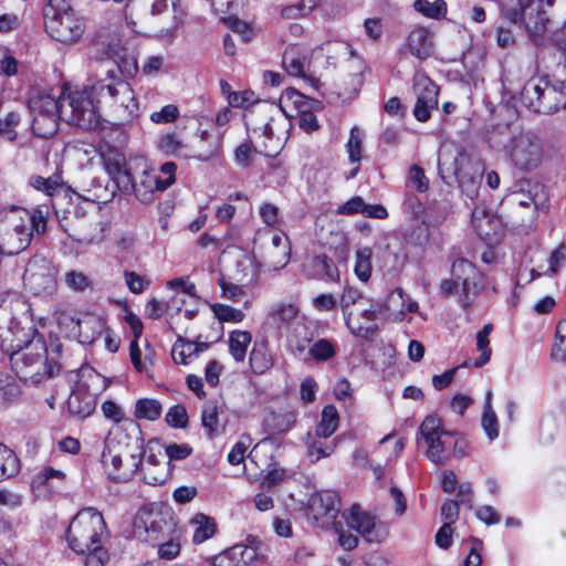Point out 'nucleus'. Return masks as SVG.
<instances>
[{
  "mask_svg": "<svg viewBox=\"0 0 566 566\" xmlns=\"http://www.w3.org/2000/svg\"><path fill=\"white\" fill-rule=\"evenodd\" d=\"M35 329L24 328L15 319L4 328L0 326V349L9 355V363L17 376L24 381L39 385L55 376L61 366L46 359L45 343L33 336Z\"/></svg>",
  "mask_w": 566,
  "mask_h": 566,
  "instance_id": "obj_1",
  "label": "nucleus"
},
{
  "mask_svg": "<svg viewBox=\"0 0 566 566\" xmlns=\"http://www.w3.org/2000/svg\"><path fill=\"white\" fill-rule=\"evenodd\" d=\"M108 537L105 520L95 507H85L71 521L66 539L72 551L87 554L85 566H105L109 559L104 542Z\"/></svg>",
  "mask_w": 566,
  "mask_h": 566,
  "instance_id": "obj_2",
  "label": "nucleus"
},
{
  "mask_svg": "<svg viewBox=\"0 0 566 566\" xmlns=\"http://www.w3.org/2000/svg\"><path fill=\"white\" fill-rule=\"evenodd\" d=\"M48 230V212L41 208L22 210L8 219V229L0 235L2 252L17 255L31 243L33 234L43 235Z\"/></svg>",
  "mask_w": 566,
  "mask_h": 566,
  "instance_id": "obj_3",
  "label": "nucleus"
},
{
  "mask_svg": "<svg viewBox=\"0 0 566 566\" xmlns=\"http://www.w3.org/2000/svg\"><path fill=\"white\" fill-rule=\"evenodd\" d=\"M48 34L62 44H74L81 40L86 22L69 0H48L43 10Z\"/></svg>",
  "mask_w": 566,
  "mask_h": 566,
  "instance_id": "obj_4",
  "label": "nucleus"
},
{
  "mask_svg": "<svg viewBox=\"0 0 566 566\" xmlns=\"http://www.w3.org/2000/svg\"><path fill=\"white\" fill-rule=\"evenodd\" d=\"M85 87L99 108L114 107L113 96L120 95L129 102L128 82L123 78V71L116 61H106L98 65Z\"/></svg>",
  "mask_w": 566,
  "mask_h": 566,
  "instance_id": "obj_5",
  "label": "nucleus"
},
{
  "mask_svg": "<svg viewBox=\"0 0 566 566\" xmlns=\"http://www.w3.org/2000/svg\"><path fill=\"white\" fill-rule=\"evenodd\" d=\"M522 104L534 113L553 114L566 106L564 82L547 75L530 78L521 92Z\"/></svg>",
  "mask_w": 566,
  "mask_h": 566,
  "instance_id": "obj_6",
  "label": "nucleus"
},
{
  "mask_svg": "<svg viewBox=\"0 0 566 566\" xmlns=\"http://www.w3.org/2000/svg\"><path fill=\"white\" fill-rule=\"evenodd\" d=\"M62 119L84 130L98 127L99 107L92 99L88 90L70 91L61 94Z\"/></svg>",
  "mask_w": 566,
  "mask_h": 566,
  "instance_id": "obj_7",
  "label": "nucleus"
},
{
  "mask_svg": "<svg viewBox=\"0 0 566 566\" xmlns=\"http://www.w3.org/2000/svg\"><path fill=\"white\" fill-rule=\"evenodd\" d=\"M137 453H132L128 448H116L113 440L107 439L102 454V463L109 479L116 482H126L138 471L142 465V447L137 446Z\"/></svg>",
  "mask_w": 566,
  "mask_h": 566,
  "instance_id": "obj_8",
  "label": "nucleus"
},
{
  "mask_svg": "<svg viewBox=\"0 0 566 566\" xmlns=\"http://www.w3.org/2000/svg\"><path fill=\"white\" fill-rule=\"evenodd\" d=\"M505 19L523 28L533 41L547 31L551 22L542 0H516L514 9L505 8Z\"/></svg>",
  "mask_w": 566,
  "mask_h": 566,
  "instance_id": "obj_9",
  "label": "nucleus"
},
{
  "mask_svg": "<svg viewBox=\"0 0 566 566\" xmlns=\"http://www.w3.org/2000/svg\"><path fill=\"white\" fill-rule=\"evenodd\" d=\"M512 165L522 171L537 169L543 160V147L538 137L532 132H520L506 146Z\"/></svg>",
  "mask_w": 566,
  "mask_h": 566,
  "instance_id": "obj_10",
  "label": "nucleus"
},
{
  "mask_svg": "<svg viewBox=\"0 0 566 566\" xmlns=\"http://www.w3.org/2000/svg\"><path fill=\"white\" fill-rule=\"evenodd\" d=\"M419 433L424 439L427 457L438 465L444 464L451 455L452 432L442 429L437 416H428L419 427Z\"/></svg>",
  "mask_w": 566,
  "mask_h": 566,
  "instance_id": "obj_11",
  "label": "nucleus"
},
{
  "mask_svg": "<svg viewBox=\"0 0 566 566\" xmlns=\"http://www.w3.org/2000/svg\"><path fill=\"white\" fill-rule=\"evenodd\" d=\"M176 169L177 166L174 161L163 164L160 172L165 178H161L155 171L145 170L140 175L138 181H135L132 177V188L122 191L126 193L134 192L137 199L142 202H149L153 200L155 191H164L175 182Z\"/></svg>",
  "mask_w": 566,
  "mask_h": 566,
  "instance_id": "obj_12",
  "label": "nucleus"
},
{
  "mask_svg": "<svg viewBox=\"0 0 566 566\" xmlns=\"http://www.w3.org/2000/svg\"><path fill=\"white\" fill-rule=\"evenodd\" d=\"M451 274L455 279V282H459L461 285L459 303L467 310L471 306L473 297L478 294L482 285V275L475 265L465 259H458L453 262Z\"/></svg>",
  "mask_w": 566,
  "mask_h": 566,
  "instance_id": "obj_13",
  "label": "nucleus"
},
{
  "mask_svg": "<svg viewBox=\"0 0 566 566\" xmlns=\"http://www.w3.org/2000/svg\"><path fill=\"white\" fill-rule=\"evenodd\" d=\"M343 515L347 526L358 532L369 543H380L388 534L386 526L380 521L361 511L358 505H353Z\"/></svg>",
  "mask_w": 566,
  "mask_h": 566,
  "instance_id": "obj_14",
  "label": "nucleus"
},
{
  "mask_svg": "<svg viewBox=\"0 0 566 566\" xmlns=\"http://www.w3.org/2000/svg\"><path fill=\"white\" fill-rule=\"evenodd\" d=\"M275 115L282 118L276 104L258 101L255 105L245 109L244 124L247 130L253 135L271 138L273 135L272 123Z\"/></svg>",
  "mask_w": 566,
  "mask_h": 566,
  "instance_id": "obj_15",
  "label": "nucleus"
},
{
  "mask_svg": "<svg viewBox=\"0 0 566 566\" xmlns=\"http://www.w3.org/2000/svg\"><path fill=\"white\" fill-rule=\"evenodd\" d=\"M369 298L365 297L358 290L354 287H345L340 295L339 305L345 319V324L352 334L355 336L367 338L369 336L370 327L361 323L356 315L354 308L361 305H367Z\"/></svg>",
  "mask_w": 566,
  "mask_h": 566,
  "instance_id": "obj_16",
  "label": "nucleus"
},
{
  "mask_svg": "<svg viewBox=\"0 0 566 566\" xmlns=\"http://www.w3.org/2000/svg\"><path fill=\"white\" fill-rule=\"evenodd\" d=\"M169 530L170 524L160 513L140 511L135 516L134 533L145 541L159 542L164 538L165 532Z\"/></svg>",
  "mask_w": 566,
  "mask_h": 566,
  "instance_id": "obj_17",
  "label": "nucleus"
},
{
  "mask_svg": "<svg viewBox=\"0 0 566 566\" xmlns=\"http://www.w3.org/2000/svg\"><path fill=\"white\" fill-rule=\"evenodd\" d=\"M122 41L116 30L104 27L101 28L92 39V48L94 53L91 60L103 64L106 61H115L120 50Z\"/></svg>",
  "mask_w": 566,
  "mask_h": 566,
  "instance_id": "obj_18",
  "label": "nucleus"
},
{
  "mask_svg": "<svg viewBox=\"0 0 566 566\" xmlns=\"http://www.w3.org/2000/svg\"><path fill=\"white\" fill-rule=\"evenodd\" d=\"M101 159L103 166L119 190H127L133 187L132 174L127 169L125 155L114 147H106L102 150Z\"/></svg>",
  "mask_w": 566,
  "mask_h": 566,
  "instance_id": "obj_19",
  "label": "nucleus"
},
{
  "mask_svg": "<svg viewBox=\"0 0 566 566\" xmlns=\"http://www.w3.org/2000/svg\"><path fill=\"white\" fill-rule=\"evenodd\" d=\"M340 500L335 491L325 490L313 494L308 501V512L316 520L334 521L339 512Z\"/></svg>",
  "mask_w": 566,
  "mask_h": 566,
  "instance_id": "obj_20",
  "label": "nucleus"
},
{
  "mask_svg": "<svg viewBox=\"0 0 566 566\" xmlns=\"http://www.w3.org/2000/svg\"><path fill=\"white\" fill-rule=\"evenodd\" d=\"M23 280L34 293L52 290L55 282L53 270L45 260L29 262Z\"/></svg>",
  "mask_w": 566,
  "mask_h": 566,
  "instance_id": "obj_21",
  "label": "nucleus"
},
{
  "mask_svg": "<svg viewBox=\"0 0 566 566\" xmlns=\"http://www.w3.org/2000/svg\"><path fill=\"white\" fill-rule=\"evenodd\" d=\"M432 49L433 42L430 31L424 27H416L409 32L400 53H409L422 61L430 56Z\"/></svg>",
  "mask_w": 566,
  "mask_h": 566,
  "instance_id": "obj_22",
  "label": "nucleus"
},
{
  "mask_svg": "<svg viewBox=\"0 0 566 566\" xmlns=\"http://www.w3.org/2000/svg\"><path fill=\"white\" fill-rule=\"evenodd\" d=\"M470 163L468 158L460 155L455 158L454 175L458 179L461 190L469 197L474 198L478 196L479 187L481 184V171L475 169L472 174L470 172Z\"/></svg>",
  "mask_w": 566,
  "mask_h": 566,
  "instance_id": "obj_23",
  "label": "nucleus"
},
{
  "mask_svg": "<svg viewBox=\"0 0 566 566\" xmlns=\"http://www.w3.org/2000/svg\"><path fill=\"white\" fill-rule=\"evenodd\" d=\"M268 317L279 328L290 329L297 322L303 321L300 307L293 302H277L271 306Z\"/></svg>",
  "mask_w": 566,
  "mask_h": 566,
  "instance_id": "obj_24",
  "label": "nucleus"
},
{
  "mask_svg": "<svg viewBox=\"0 0 566 566\" xmlns=\"http://www.w3.org/2000/svg\"><path fill=\"white\" fill-rule=\"evenodd\" d=\"M104 329L105 322L102 317L95 314L84 313L78 316L77 329L74 338H76L81 344H92L104 332Z\"/></svg>",
  "mask_w": 566,
  "mask_h": 566,
  "instance_id": "obj_25",
  "label": "nucleus"
},
{
  "mask_svg": "<svg viewBox=\"0 0 566 566\" xmlns=\"http://www.w3.org/2000/svg\"><path fill=\"white\" fill-rule=\"evenodd\" d=\"M129 102L122 99L120 95L113 96L114 107H106L105 112L111 116L117 124H124L130 122L137 116L138 102L135 93L128 83Z\"/></svg>",
  "mask_w": 566,
  "mask_h": 566,
  "instance_id": "obj_26",
  "label": "nucleus"
},
{
  "mask_svg": "<svg viewBox=\"0 0 566 566\" xmlns=\"http://www.w3.org/2000/svg\"><path fill=\"white\" fill-rule=\"evenodd\" d=\"M340 214L360 213L367 218L386 219L388 217L387 209L382 205H369L359 197H353L338 208Z\"/></svg>",
  "mask_w": 566,
  "mask_h": 566,
  "instance_id": "obj_27",
  "label": "nucleus"
},
{
  "mask_svg": "<svg viewBox=\"0 0 566 566\" xmlns=\"http://www.w3.org/2000/svg\"><path fill=\"white\" fill-rule=\"evenodd\" d=\"M291 347L294 356L302 358L314 340V333L303 321L297 322L291 328Z\"/></svg>",
  "mask_w": 566,
  "mask_h": 566,
  "instance_id": "obj_28",
  "label": "nucleus"
},
{
  "mask_svg": "<svg viewBox=\"0 0 566 566\" xmlns=\"http://www.w3.org/2000/svg\"><path fill=\"white\" fill-rule=\"evenodd\" d=\"M67 408L71 413L86 418L95 409V398L86 390H74L69 397Z\"/></svg>",
  "mask_w": 566,
  "mask_h": 566,
  "instance_id": "obj_29",
  "label": "nucleus"
},
{
  "mask_svg": "<svg viewBox=\"0 0 566 566\" xmlns=\"http://www.w3.org/2000/svg\"><path fill=\"white\" fill-rule=\"evenodd\" d=\"M29 108L32 114H62L61 95L59 98L44 92L32 95L29 99Z\"/></svg>",
  "mask_w": 566,
  "mask_h": 566,
  "instance_id": "obj_30",
  "label": "nucleus"
},
{
  "mask_svg": "<svg viewBox=\"0 0 566 566\" xmlns=\"http://www.w3.org/2000/svg\"><path fill=\"white\" fill-rule=\"evenodd\" d=\"M413 90L417 99L429 107L438 105V86L426 75H419L415 78Z\"/></svg>",
  "mask_w": 566,
  "mask_h": 566,
  "instance_id": "obj_31",
  "label": "nucleus"
},
{
  "mask_svg": "<svg viewBox=\"0 0 566 566\" xmlns=\"http://www.w3.org/2000/svg\"><path fill=\"white\" fill-rule=\"evenodd\" d=\"M191 524L195 527L192 535V542L195 544H201L206 542L207 539L211 538L217 531L214 518L202 513L196 514L191 520Z\"/></svg>",
  "mask_w": 566,
  "mask_h": 566,
  "instance_id": "obj_32",
  "label": "nucleus"
},
{
  "mask_svg": "<svg viewBox=\"0 0 566 566\" xmlns=\"http://www.w3.org/2000/svg\"><path fill=\"white\" fill-rule=\"evenodd\" d=\"M223 412L222 406L214 400H208L202 406L201 424L211 439L216 436L219 426V416Z\"/></svg>",
  "mask_w": 566,
  "mask_h": 566,
  "instance_id": "obj_33",
  "label": "nucleus"
},
{
  "mask_svg": "<svg viewBox=\"0 0 566 566\" xmlns=\"http://www.w3.org/2000/svg\"><path fill=\"white\" fill-rule=\"evenodd\" d=\"M339 416L337 409L332 406H325L322 410L321 420L316 426L315 436L317 438H329L338 428Z\"/></svg>",
  "mask_w": 566,
  "mask_h": 566,
  "instance_id": "obj_34",
  "label": "nucleus"
},
{
  "mask_svg": "<svg viewBox=\"0 0 566 566\" xmlns=\"http://www.w3.org/2000/svg\"><path fill=\"white\" fill-rule=\"evenodd\" d=\"M252 335L248 331L235 329L229 334V352L233 359L241 363L245 359Z\"/></svg>",
  "mask_w": 566,
  "mask_h": 566,
  "instance_id": "obj_35",
  "label": "nucleus"
},
{
  "mask_svg": "<svg viewBox=\"0 0 566 566\" xmlns=\"http://www.w3.org/2000/svg\"><path fill=\"white\" fill-rule=\"evenodd\" d=\"M32 129L36 136L49 138L53 136L59 126V119H62V114H32Z\"/></svg>",
  "mask_w": 566,
  "mask_h": 566,
  "instance_id": "obj_36",
  "label": "nucleus"
},
{
  "mask_svg": "<svg viewBox=\"0 0 566 566\" xmlns=\"http://www.w3.org/2000/svg\"><path fill=\"white\" fill-rule=\"evenodd\" d=\"M250 366L255 374H263L272 366V356L265 342L253 345L250 353Z\"/></svg>",
  "mask_w": 566,
  "mask_h": 566,
  "instance_id": "obj_37",
  "label": "nucleus"
},
{
  "mask_svg": "<svg viewBox=\"0 0 566 566\" xmlns=\"http://www.w3.org/2000/svg\"><path fill=\"white\" fill-rule=\"evenodd\" d=\"M311 359L324 363L333 359L337 354L336 344L333 340L321 338L315 340L305 353Z\"/></svg>",
  "mask_w": 566,
  "mask_h": 566,
  "instance_id": "obj_38",
  "label": "nucleus"
},
{
  "mask_svg": "<svg viewBox=\"0 0 566 566\" xmlns=\"http://www.w3.org/2000/svg\"><path fill=\"white\" fill-rule=\"evenodd\" d=\"M406 301L407 294L401 287H397L388 295L382 306L391 319L402 321L405 317Z\"/></svg>",
  "mask_w": 566,
  "mask_h": 566,
  "instance_id": "obj_39",
  "label": "nucleus"
},
{
  "mask_svg": "<svg viewBox=\"0 0 566 566\" xmlns=\"http://www.w3.org/2000/svg\"><path fill=\"white\" fill-rule=\"evenodd\" d=\"M199 355V345L178 336L171 349V356L177 364H188L189 358Z\"/></svg>",
  "mask_w": 566,
  "mask_h": 566,
  "instance_id": "obj_40",
  "label": "nucleus"
},
{
  "mask_svg": "<svg viewBox=\"0 0 566 566\" xmlns=\"http://www.w3.org/2000/svg\"><path fill=\"white\" fill-rule=\"evenodd\" d=\"M19 472V459L7 446L0 443V481Z\"/></svg>",
  "mask_w": 566,
  "mask_h": 566,
  "instance_id": "obj_41",
  "label": "nucleus"
},
{
  "mask_svg": "<svg viewBox=\"0 0 566 566\" xmlns=\"http://www.w3.org/2000/svg\"><path fill=\"white\" fill-rule=\"evenodd\" d=\"M296 413L294 411H287L283 413H271L266 419V426L272 433H285L296 423Z\"/></svg>",
  "mask_w": 566,
  "mask_h": 566,
  "instance_id": "obj_42",
  "label": "nucleus"
},
{
  "mask_svg": "<svg viewBox=\"0 0 566 566\" xmlns=\"http://www.w3.org/2000/svg\"><path fill=\"white\" fill-rule=\"evenodd\" d=\"M161 405L156 399L143 398L136 401L135 417L150 421L157 420L161 415Z\"/></svg>",
  "mask_w": 566,
  "mask_h": 566,
  "instance_id": "obj_43",
  "label": "nucleus"
},
{
  "mask_svg": "<svg viewBox=\"0 0 566 566\" xmlns=\"http://www.w3.org/2000/svg\"><path fill=\"white\" fill-rule=\"evenodd\" d=\"M413 9L422 15L431 19H440L447 13V3L444 0H416L412 4Z\"/></svg>",
  "mask_w": 566,
  "mask_h": 566,
  "instance_id": "obj_44",
  "label": "nucleus"
},
{
  "mask_svg": "<svg viewBox=\"0 0 566 566\" xmlns=\"http://www.w3.org/2000/svg\"><path fill=\"white\" fill-rule=\"evenodd\" d=\"M147 350L148 352L146 353L144 359H142V352L139 349L138 343L136 342V339L132 340L129 356L134 367L139 373H149L150 368L154 365V352L148 346Z\"/></svg>",
  "mask_w": 566,
  "mask_h": 566,
  "instance_id": "obj_45",
  "label": "nucleus"
},
{
  "mask_svg": "<svg viewBox=\"0 0 566 566\" xmlns=\"http://www.w3.org/2000/svg\"><path fill=\"white\" fill-rule=\"evenodd\" d=\"M371 256L373 251L370 248H361L356 252L355 273L363 282L368 281L371 275Z\"/></svg>",
  "mask_w": 566,
  "mask_h": 566,
  "instance_id": "obj_46",
  "label": "nucleus"
},
{
  "mask_svg": "<svg viewBox=\"0 0 566 566\" xmlns=\"http://www.w3.org/2000/svg\"><path fill=\"white\" fill-rule=\"evenodd\" d=\"M20 395V386L15 378L8 371L0 369V399L12 401Z\"/></svg>",
  "mask_w": 566,
  "mask_h": 566,
  "instance_id": "obj_47",
  "label": "nucleus"
},
{
  "mask_svg": "<svg viewBox=\"0 0 566 566\" xmlns=\"http://www.w3.org/2000/svg\"><path fill=\"white\" fill-rule=\"evenodd\" d=\"M211 310L214 314V316L220 321L224 323H240L244 319L245 314L243 311L231 307L226 304H213L211 305Z\"/></svg>",
  "mask_w": 566,
  "mask_h": 566,
  "instance_id": "obj_48",
  "label": "nucleus"
},
{
  "mask_svg": "<svg viewBox=\"0 0 566 566\" xmlns=\"http://www.w3.org/2000/svg\"><path fill=\"white\" fill-rule=\"evenodd\" d=\"M200 142L205 143L206 145L202 147V149L196 155L195 157L199 160L207 161L213 156L218 154L219 150V137L213 136L207 130L200 132Z\"/></svg>",
  "mask_w": 566,
  "mask_h": 566,
  "instance_id": "obj_49",
  "label": "nucleus"
},
{
  "mask_svg": "<svg viewBox=\"0 0 566 566\" xmlns=\"http://www.w3.org/2000/svg\"><path fill=\"white\" fill-rule=\"evenodd\" d=\"M551 356L554 360L566 361V319L557 324Z\"/></svg>",
  "mask_w": 566,
  "mask_h": 566,
  "instance_id": "obj_50",
  "label": "nucleus"
},
{
  "mask_svg": "<svg viewBox=\"0 0 566 566\" xmlns=\"http://www.w3.org/2000/svg\"><path fill=\"white\" fill-rule=\"evenodd\" d=\"M336 443L329 442L325 443L319 439H313L307 443V455L311 458L312 462H316L323 458L329 457L335 450Z\"/></svg>",
  "mask_w": 566,
  "mask_h": 566,
  "instance_id": "obj_51",
  "label": "nucleus"
},
{
  "mask_svg": "<svg viewBox=\"0 0 566 566\" xmlns=\"http://www.w3.org/2000/svg\"><path fill=\"white\" fill-rule=\"evenodd\" d=\"M30 185L40 191H43L44 193L52 196L55 190L61 188L62 186V178L57 175L44 178L41 176H32L30 178Z\"/></svg>",
  "mask_w": 566,
  "mask_h": 566,
  "instance_id": "obj_52",
  "label": "nucleus"
},
{
  "mask_svg": "<svg viewBox=\"0 0 566 566\" xmlns=\"http://www.w3.org/2000/svg\"><path fill=\"white\" fill-rule=\"evenodd\" d=\"M382 306L379 303H374L369 300L367 305H359L354 308L356 315L359 317L361 323L366 326L370 327L369 335L373 333L371 323H374L378 318V313L381 311Z\"/></svg>",
  "mask_w": 566,
  "mask_h": 566,
  "instance_id": "obj_53",
  "label": "nucleus"
},
{
  "mask_svg": "<svg viewBox=\"0 0 566 566\" xmlns=\"http://www.w3.org/2000/svg\"><path fill=\"white\" fill-rule=\"evenodd\" d=\"M20 123V115L15 112L8 113L4 118L0 119V136L8 140L17 139V127Z\"/></svg>",
  "mask_w": 566,
  "mask_h": 566,
  "instance_id": "obj_54",
  "label": "nucleus"
},
{
  "mask_svg": "<svg viewBox=\"0 0 566 566\" xmlns=\"http://www.w3.org/2000/svg\"><path fill=\"white\" fill-rule=\"evenodd\" d=\"M283 66L286 72L292 76L304 75V63L303 60L295 54L293 49H289L283 54Z\"/></svg>",
  "mask_w": 566,
  "mask_h": 566,
  "instance_id": "obj_55",
  "label": "nucleus"
},
{
  "mask_svg": "<svg viewBox=\"0 0 566 566\" xmlns=\"http://www.w3.org/2000/svg\"><path fill=\"white\" fill-rule=\"evenodd\" d=\"M363 137L357 127L350 129L349 138L346 144L349 160L358 163L361 159Z\"/></svg>",
  "mask_w": 566,
  "mask_h": 566,
  "instance_id": "obj_56",
  "label": "nucleus"
},
{
  "mask_svg": "<svg viewBox=\"0 0 566 566\" xmlns=\"http://www.w3.org/2000/svg\"><path fill=\"white\" fill-rule=\"evenodd\" d=\"M158 148L166 155H180L185 145L176 134H166L160 137Z\"/></svg>",
  "mask_w": 566,
  "mask_h": 566,
  "instance_id": "obj_57",
  "label": "nucleus"
},
{
  "mask_svg": "<svg viewBox=\"0 0 566 566\" xmlns=\"http://www.w3.org/2000/svg\"><path fill=\"white\" fill-rule=\"evenodd\" d=\"M124 279L128 290L134 294L142 293L150 285L148 277L142 276L134 271H125Z\"/></svg>",
  "mask_w": 566,
  "mask_h": 566,
  "instance_id": "obj_58",
  "label": "nucleus"
},
{
  "mask_svg": "<svg viewBox=\"0 0 566 566\" xmlns=\"http://www.w3.org/2000/svg\"><path fill=\"white\" fill-rule=\"evenodd\" d=\"M166 422L172 428H185L188 423V413L184 406L176 405L166 413Z\"/></svg>",
  "mask_w": 566,
  "mask_h": 566,
  "instance_id": "obj_59",
  "label": "nucleus"
},
{
  "mask_svg": "<svg viewBox=\"0 0 566 566\" xmlns=\"http://www.w3.org/2000/svg\"><path fill=\"white\" fill-rule=\"evenodd\" d=\"M65 283L70 289L82 292L91 285V280L83 272L72 270L65 274Z\"/></svg>",
  "mask_w": 566,
  "mask_h": 566,
  "instance_id": "obj_60",
  "label": "nucleus"
},
{
  "mask_svg": "<svg viewBox=\"0 0 566 566\" xmlns=\"http://www.w3.org/2000/svg\"><path fill=\"white\" fill-rule=\"evenodd\" d=\"M56 321L62 332H65L70 337L75 336L78 316L73 315L71 312L62 311L57 314Z\"/></svg>",
  "mask_w": 566,
  "mask_h": 566,
  "instance_id": "obj_61",
  "label": "nucleus"
},
{
  "mask_svg": "<svg viewBox=\"0 0 566 566\" xmlns=\"http://www.w3.org/2000/svg\"><path fill=\"white\" fill-rule=\"evenodd\" d=\"M179 117V109L176 105L168 104L160 111L154 112L150 115L151 122L156 124H169Z\"/></svg>",
  "mask_w": 566,
  "mask_h": 566,
  "instance_id": "obj_62",
  "label": "nucleus"
},
{
  "mask_svg": "<svg viewBox=\"0 0 566 566\" xmlns=\"http://www.w3.org/2000/svg\"><path fill=\"white\" fill-rule=\"evenodd\" d=\"M481 426L491 441L499 437V420L495 411H483Z\"/></svg>",
  "mask_w": 566,
  "mask_h": 566,
  "instance_id": "obj_63",
  "label": "nucleus"
},
{
  "mask_svg": "<svg viewBox=\"0 0 566 566\" xmlns=\"http://www.w3.org/2000/svg\"><path fill=\"white\" fill-rule=\"evenodd\" d=\"M258 101L254 98V93L252 91H242L234 92L229 95V105L232 107H244L250 108L256 104Z\"/></svg>",
  "mask_w": 566,
  "mask_h": 566,
  "instance_id": "obj_64",
  "label": "nucleus"
}]
</instances>
